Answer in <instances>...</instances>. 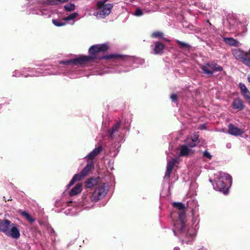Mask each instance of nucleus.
Masks as SVG:
<instances>
[{
  "label": "nucleus",
  "mask_w": 250,
  "mask_h": 250,
  "mask_svg": "<svg viewBox=\"0 0 250 250\" xmlns=\"http://www.w3.org/2000/svg\"><path fill=\"white\" fill-rule=\"evenodd\" d=\"M108 49V45L106 43L101 44H96L92 46L89 49V56H81L74 59H70L66 61H60L59 64L65 65H71L72 70L66 71L62 67L58 66L52 65L50 68L42 69L41 68L37 69L30 68H24L21 71L15 70L13 72V77H39L42 76H47L49 75H60L64 74L71 79H75L78 76L73 74V72H79L80 70H75L79 66L83 67L84 65L92 62L95 59H115V54L107 56H101V53L105 52Z\"/></svg>",
  "instance_id": "nucleus-1"
},
{
  "label": "nucleus",
  "mask_w": 250,
  "mask_h": 250,
  "mask_svg": "<svg viewBox=\"0 0 250 250\" xmlns=\"http://www.w3.org/2000/svg\"><path fill=\"white\" fill-rule=\"evenodd\" d=\"M174 208L179 210L178 218L173 222L174 228L173 231L175 236L180 237L183 245H191L195 239L198 229L197 218H192V225L187 224L186 207L181 202H173Z\"/></svg>",
  "instance_id": "nucleus-2"
},
{
  "label": "nucleus",
  "mask_w": 250,
  "mask_h": 250,
  "mask_svg": "<svg viewBox=\"0 0 250 250\" xmlns=\"http://www.w3.org/2000/svg\"><path fill=\"white\" fill-rule=\"evenodd\" d=\"M130 124V121L126 122L121 121H117L114 123L112 126L108 130L107 136L112 140H116L115 144L114 146L110 148L111 156L115 157L120 147V143L123 142V135L125 131L128 129Z\"/></svg>",
  "instance_id": "nucleus-3"
},
{
  "label": "nucleus",
  "mask_w": 250,
  "mask_h": 250,
  "mask_svg": "<svg viewBox=\"0 0 250 250\" xmlns=\"http://www.w3.org/2000/svg\"><path fill=\"white\" fill-rule=\"evenodd\" d=\"M218 178L215 180V183H213L212 181L210 179V182L212 183L213 188L219 191L223 192L224 194H227L228 193V186L227 183H225L224 180L227 181L229 187L232 184V177L228 174L222 171L218 172Z\"/></svg>",
  "instance_id": "nucleus-4"
},
{
  "label": "nucleus",
  "mask_w": 250,
  "mask_h": 250,
  "mask_svg": "<svg viewBox=\"0 0 250 250\" xmlns=\"http://www.w3.org/2000/svg\"><path fill=\"white\" fill-rule=\"evenodd\" d=\"M94 165L92 161L88 162L83 169L79 173L75 174L69 183L67 185L66 188L68 189L75 182L80 181L87 176L94 168Z\"/></svg>",
  "instance_id": "nucleus-5"
},
{
  "label": "nucleus",
  "mask_w": 250,
  "mask_h": 250,
  "mask_svg": "<svg viewBox=\"0 0 250 250\" xmlns=\"http://www.w3.org/2000/svg\"><path fill=\"white\" fill-rule=\"evenodd\" d=\"M108 0H99L97 3L98 12L94 13V15L98 18H104L108 15L113 8V5L110 3L105 4Z\"/></svg>",
  "instance_id": "nucleus-6"
},
{
  "label": "nucleus",
  "mask_w": 250,
  "mask_h": 250,
  "mask_svg": "<svg viewBox=\"0 0 250 250\" xmlns=\"http://www.w3.org/2000/svg\"><path fill=\"white\" fill-rule=\"evenodd\" d=\"M231 52L235 59L241 61L244 65L250 67V48L248 52H245L240 48L232 49Z\"/></svg>",
  "instance_id": "nucleus-7"
},
{
  "label": "nucleus",
  "mask_w": 250,
  "mask_h": 250,
  "mask_svg": "<svg viewBox=\"0 0 250 250\" xmlns=\"http://www.w3.org/2000/svg\"><path fill=\"white\" fill-rule=\"evenodd\" d=\"M109 190V186L107 184L103 183L97 186L91 194L92 199L95 202L103 199Z\"/></svg>",
  "instance_id": "nucleus-8"
},
{
  "label": "nucleus",
  "mask_w": 250,
  "mask_h": 250,
  "mask_svg": "<svg viewBox=\"0 0 250 250\" xmlns=\"http://www.w3.org/2000/svg\"><path fill=\"white\" fill-rule=\"evenodd\" d=\"M78 16L77 12H74L69 14L66 17L63 18L62 20L59 19H53L52 22L56 26H62L67 24L73 25L75 23V19Z\"/></svg>",
  "instance_id": "nucleus-9"
},
{
  "label": "nucleus",
  "mask_w": 250,
  "mask_h": 250,
  "mask_svg": "<svg viewBox=\"0 0 250 250\" xmlns=\"http://www.w3.org/2000/svg\"><path fill=\"white\" fill-rule=\"evenodd\" d=\"M94 202H95L92 199L91 194L87 193L83 195L81 205L83 207V208L89 209L93 206Z\"/></svg>",
  "instance_id": "nucleus-10"
},
{
  "label": "nucleus",
  "mask_w": 250,
  "mask_h": 250,
  "mask_svg": "<svg viewBox=\"0 0 250 250\" xmlns=\"http://www.w3.org/2000/svg\"><path fill=\"white\" fill-rule=\"evenodd\" d=\"M41 3L42 4V8L38 10L36 9H33L32 10L31 13L33 14L40 15L44 16L45 18L50 17L52 14V11L46 7L48 5H44L42 3V1H41Z\"/></svg>",
  "instance_id": "nucleus-11"
},
{
  "label": "nucleus",
  "mask_w": 250,
  "mask_h": 250,
  "mask_svg": "<svg viewBox=\"0 0 250 250\" xmlns=\"http://www.w3.org/2000/svg\"><path fill=\"white\" fill-rule=\"evenodd\" d=\"M5 234L14 239L19 238L20 236L19 226L15 224L11 223L10 229H9Z\"/></svg>",
  "instance_id": "nucleus-12"
},
{
  "label": "nucleus",
  "mask_w": 250,
  "mask_h": 250,
  "mask_svg": "<svg viewBox=\"0 0 250 250\" xmlns=\"http://www.w3.org/2000/svg\"><path fill=\"white\" fill-rule=\"evenodd\" d=\"M178 158H173L170 160L168 157H167V166L166 173L164 176L165 179H169L171 171L173 168L174 166L176 163L177 162Z\"/></svg>",
  "instance_id": "nucleus-13"
},
{
  "label": "nucleus",
  "mask_w": 250,
  "mask_h": 250,
  "mask_svg": "<svg viewBox=\"0 0 250 250\" xmlns=\"http://www.w3.org/2000/svg\"><path fill=\"white\" fill-rule=\"evenodd\" d=\"M94 69L95 70H94L93 72H100L96 73V74L98 75H102L106 73H121L122 72H127L130 70V69L125 68L121 69L119 67L116 68V70H114L113 69H108L107 68H104V70H98L99 69V67H98L97 66H96V67H95Z\"/></svg>",
  "instance_id": "nucleus-14"
},
{
  "label": "nucleus",
  "mask_w": 250,
  "mask_h": 250,
  "mask_svg": "<svg viewBox=\"0 0 250 250\" xmlns=\"http://www.w3.org/2000/svg\"><path fill=\"white\" fill-rule=\"evenodd\" d=\"M236 16L233 14H229L227 17L226 21H224L225 26H227L228 28L231 29L237 23Z\"/></svg>",
  "instance_id": "nucleus-15"
},
{
  "label": "nucleus",
  "mask_w": 250,
  "mask_h": 250,
  "mask_svg": "<svg viewBox=\"0 0 250 250\" xmlns=\"http://www.w3.org/2000/svg\"><path fill=\"white\" fill-rule=\"evenodd\" d=\"M102 150L103 147L101 146H99L95 148L92 151L87 155L84 158L86 159L87 161L92 160L100 153Z\"/></svg>",
  "instance_id": "nucleus-16"
},
{
  "label": "nucleus",
  "mask_w": 250,
  "mask_h": 250,
  "mask_svg": "<svg viewBox=\"0 0 250 250\" xmlns=\"http://www.w3.org/2000/svg\"><path fill=\"white\" fill-rule=\"evenodd\" d=\"M75 203H73L72 201L65 203L64 205L62 206V207L65 206L68 208L65 210L64 213L67 215H73L75 214L76 212L75 208L74 207V205H75Z\"/></svg>",
  "instance_id": "nucleus-17"
},
{
  "label": "nucleus",
  "mask_w": 250,
  "mask_h": 250,
  "mask_svg": "<svg viewBox=\"0 0 250 250\" xmlns=\"http://www.w3.org/2000/svg\"><path fill=\"white\" fill-rule=\"evenodd\" d=\"M228 127V133L232 135L240 136L244 133L242 130L235 126L232 124H229Z\"/></svg>",
  "instance_id": "nucleus-18"
},
{
  "label": "nucleus",
  "mask_w": 250,
  "mask_h": 250,
  "mask_svg": "<svg viewBox=\"0 0 250 250\" xmlns=\"http://www.w3.org/2000/svg\"><path fill=\"white\" fill-rule=\"evenodd\" d=\"M11 222L7 219L1 220L0 219V231L6 234L10 227Z\"/></svg>",
  "instance_id": "nucleus-19"
},
{
  "label": "nucleus",
  "mask_w": 250,
  "mask_h": 250,
  "mask_svg": "<svg viewBox=\"0 0 250 250\" xmlns=\"http://www.w3.org/2000/svg\"><path fill=\"white\" fill-rule=\"evenodd\" d=\"M232 106L233 109L241 111L244 109L245 105L241 99L236 98L233 100Z\"/></svg>",
  "instance_id": "nucleus-20"
},
{
  "label": "nucleus",
  "mask_w": 250,
  "mask_h": 250,
  "mask_svg": "<svg viewBox=\"0 0 250 250\" xmlns=\"http://www.w3.org/2000/svg\"><path fill=\"white\" fill-rule=\"evenodd\" d=\"M189 146L188 145V143L186 145L181 146L180 147V156H185L192 153V150L189 148Z\"/></svg>",
  "instance_id": "nucleus-21"
},
{
  "label": "nucleus",
  "mask_w": 250,
  "mask_h": 250,
  "mask_svg": "<svg viewBox=\"0 0 250 250\" xmlns=\"http://www.w3.org/2000/svg\"><path fill=\"white\" fill-rule=\"evenodd\" d=\"M165 45L160 42H154V46L153 48V54H161L163 53Z\"/></svg>",
  "instance_id": "nucleus-22"
},
{
  "label": "nucleus",
  "mask_w": 250,
  "mask_h": 250,
  "mask_svg": "<svg viewBox=\"0 0 250 250\" xmlns=\"http://www.w3.org/2000/svg\"><path fill=\"white\" fill-rule=\"evenodd\" d=\"M223 41L226 44L229 46L236 47L239 46L241 45L240 43L237 40L233 38L224 37L223 38Z\"/></svg>",
  "instance_id": "nucleus-23"
},
{
  "label": "nucleus",
  "mask_w": 250,
  "mask_h": 250,
  "mask_svg": "<svg viewBox=\"0 0 250 250\" xmlns=\"http://www.w3.org/2000/svg\"><path fill=\"white\" fill-rule=\"evenodd\" d=\"M82 190V185L80 183L76 184L69 192L70 196H73L80 193Z\"/></svg>",
  "instance_id": "nucleus-24"
},
{
  "label": "nucleus",
  "mask_w": 250,
  "mask_h": 250,
  "mask_svg": "<svg viewBox=\"0 0 250 250\" xmlns=\"http://www.w3.org/2000/svg\"><path fill=\"white\" fill-rule=\"evenodd\" d=\"M69 0H42V3L45 5H58L67 2Z\"/></svg>",
  "instance_id": "nucleus-25"
},
{
  "label": "nucleus",
  "mask_w": 250,
  "mask_h": 250,
  "mask_svg": "<svg viewBox=\"0 0 250 250\" xmlns=\"http://www.w3.org/2000/svg\"><path fill=\"white\" fill-rule=\"evenodd\" d=\"M182 3L186 4L187 3L189 5H194L199 8H204L205 5L203 2H201L198 0L193 1L192 0H187V1H182Z\"/></svg>",
  "instance_id": "nucleus-26"
},
{
  "label": "nucleus",
  "mask_w": 250,
  "mask_h": 250,
  "mask_svg": "<svg viewBox=\"0 0 250 250\" xmlns=\"http://www.w3.org/2000/svg\"><path fill=\"white\" fill-rule=\"evenodd\" d=\"M19 213L24 218H25L29 222L32 223L35 221V219L32 218L30 214L26 211L22 210H20L19 211Z\"/></svg>",
  "instance_id": "nucleus-27"
},
{
  "label": "nucleus",
  "mask_w": 250,
  "mask_h": 250,
  "mask_svg": "<svg viewBox=\"0 0 250 250\" xmlns=\"http://www.w3.org/2000/svg\"><path fill=\"white\" fill-rule=\"evenodd\" d=\"M150 11L146 9H142L140 8H137L135 11L133 12V15L136 17H140L143 16L144 14L149 13Z\"/></svg>",
  "instance_id": "nucleus-28"
},
{
  "label": "nucleus",
  "mask_w": 250,
  "mask_h": 250,
  "mask_svg": "<svg viewBox=\"0 0 250 250\" xmlns=\"http://www.w3.org/2000/svg\"><path fill=\"white\" fill-rule=\"evenodd\" d=\"M98 182V179L96 178H89L85 182L86 188H91L96 185Z\"/></svg>",
  "instance_id": "nucleus-29"
},
{
  "label": "nucleus",
  "mask_w": 250,
  "mask_h": 250,
  "mask_svg": "<svg viewBox=\"0 0 250 250\" xmlns=\"http://www.w3.org/2000/svg\"><path fill=\"white\" fill-rule=\"evenodd\" d=\"M199 138V135L197 133H195L193 134L192 136H191V139L192 140V142L190 143H188V146L190 148L196 146L195 143L197 141Z\"/></svg>",
  "instance_id": "nucleus-30"
},
{
  "label": "nucleus",
  "mask_w": 250,
  "mask_h": 250,
  "mask_svg": "<svg viewBox=\"0 0 250 250\" xmlns=\"http://www.w3.org/2000/svg\"><path fill=\"white\" fill-rule=\"evenodd\" d=\"M202 69L203 71L204 72V73H205L211 76L213 74V71L211 70V69H210V64H209V63H207L206 64L204 65L202 67Z\"/></svg>",
  "instance_id": "nucleus-31"
},
{
  "label": "nucleus",
  "mask_w": 250,
  "mask_h": 250,
  "mask_svg": "<svg viewBox=\"0 0 250 250\" xmlns=\"http://www.w3.org/2000/svg\"><path fill=\"white\" fill-rule=\"evenodd\" d=\"M179 45V47L182 49H188L190 47V45L185 42H181L178 40L175 41Z\"/></svg>",
  "instance_id": "nucleus-32"
},
{
  "label": "nucleus",
  "mask_w": 250,
  "mask_h": 250,
  "mask_svg": "<svg viewBox=\"0 0 250 250\" xmlns=\"http://www.w3.org/2000/svg\"><path fill=\"white\" fill-rule=\"evenodd\" d=\"M210 69L212 71H222L223 68L216 63L210 64Z\"/></svg>",
  "instance_id": "nucleus-33"
},
{
  "label": "nucleus",
  "mask_w": 250,
  "mask_h": 250,
  "mask_svg": "<svg viewBox=\"0 0 250 250\" xmlns=\"http://www.w3.org/2000/svg\"><path fill=\"white\" fill-rule=\"evenodd\" d=\"M75 4L74 3H68L64 6V9L66 11L71 12L75 9Z\"/></svg>",
  "instance_id": "nucleus-34"
},
{
  "label": "nucleus",
  "mask_w": 250,
  "mask_h": 250,
  "mask_svg": "<svg viewBox=\"0 0 250 250\" xmlns=\"http://www.w3.org/2000/svg\"><path fill=\"white\" fill-rule=\"evenodd\" d=\"M242 94L246 99L250 102V92L248 89L242 93Z\"/></svg>",
  "instance_id": "nucleus-35"
},
{
  "label": "nucleus",
  "mask_w": 250,
  "mask_h": 250,
  "mask_svg": "<svg viewBox=\"0 0 250 250\" xmlns=\"http://www.w3.org/2000/svg\"><path fill=\"white\" fill-rule=\"evenodd\" d=\"M163 36V34L161 32H155L152 34V37L153 38H161Z\"/></svg>",
  "instance_id": "nucleus-36"
},
{
  "label": "nucleus",
  "mask_w": 250,
  "mask_h": 250,
  "mask_svg": "<svg viewBox=\"0 0 250 250\" xmlns=\"http://www.w3.org/2000/svg\"><path fill=\"white\" fill-rule=\"evenodd\" d=\"M239 87L241 90V93H243L248 89L245 84L243 83H240L239 84Z\"/></svg>",
  "instance_id": "nucleus-37"
},
{
  "label": "nucleus",
  "mask_w": 250,
  "mask_h": 250,
  "mask_svg": "<svg viewBox=\"0 0 250 250\" xmlns=\"http://www.w3.org/2000/svg\"><path fill=\"white\" fill-rule=\"evenodd\" d=\"M203 156L208 158L209 160H210L212 158V155L208 151H205L203 152Z\"/></svg>",
  "instance_id": "nucleus-38"
},
{
  "label": "nucleus",
  "mask_w": 250,
  "mask_h": 250,
  "mask_svg": "<svg viewBox=\"0 0 250 250\" xmlns=\"http://www.w3.org/2000/svg\"><path fill=\"white\" fill-rule=\"evenodd\" d=\"M171 100L173 102L176 103L177 101V95L175 94H172L170 96Z\"/></svg>",
  "instance_id": "nucleus-39"
},
{
  "label": "nucleus",
  "mask_w": 250,
  "mask_h": 250,
  "mask_svg": "<svg viewBox=\"0 0 250 250\" xmlns=\"http://www.w3.org/2000/svg\"><path fill=\"white\" fill-rule=\"evenodd\" d=\"M48 232H49L51 234H55V231H54V230L53 229V228H48Z\"/></svg>",
  "instance_id": "nucleus-40"
},
{
  "label": "nucleus",
  "mask_w": 250,
  "mask_h": 250,
  "mask_svg": "<svg viewBox=\"0 0 250 250\" xmlns=\"http://www.w3.org/2000/svg\"><path fill=\"white\" fill-rule=\"evenodd\" d=\"M226 147L228 148H230L231 147V144L230 143H228L226 145Z\"/></svg>",
  "instance_id": "nucleus-41"
},
{
  "label": "nucleus",
  "mask_w": 250,
  "mask_h": 250,
  "mask_svg": "<svg viewBox=\"0 0 250 250\" xmlns=\"http://www.w3.org/2000/svg\"><path fill=\"white\" fill-rule=\"evenodd\" d=\"M173 250H180V248L178 247H175L174 249H173Z\"/></svg>",
  "instance_id": "nucleus-42"
},
{
  "label": "nucleus",
  "mask_w": 250,
  "mask_h": 250,
  "mask_svg": "<svg viewBox=\"0 0 250 250\" xmlns=\"http://www.w3.org/2000/svg\"><path fill=\"white\" fill-rule=\"evenodd\" d=\"M248 80L249 82L250 83V76H249L248 77Z\"/></svg>",
  "instance_id": "nucleus-43"
},
{
  "label": "nucleus",
  "mask_w": 250,
  "mask_h": 250,
  "mask_svg": "<svg viewBox=\"0 0 250 250\" xmlns=\"http://www.w3.org/2000/svg\"><path fill=\"white\" fill-rule=\"evenodd\" d=\"M59 203H60V202H56V206H59Z\"/></svg>",
  "instance_id": "nucleus-44"
}]
</instances>
